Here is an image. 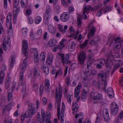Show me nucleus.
Listing matches in <instances>:
<instances>
[{
    "mask_svg": "<svg viewBox=\"0 0 123 123\" xmlns=\"http://www.w3.org/2000/svg\"><path fill=\"white\" fill-rule=\"evenodd\" d=\"M76 44L74 42H72L71 44H69L68 46L69 50L71 52L73 51L76 47Z\"/></svg>",
    "mask_w": 123,
    "mask_h": 123,
    "instance_id": "obj_28",
    "label": "nucleus"
},
{
    "mask_svg": "<svg viewBox=\"0 0 123 123\" xmlns=\"http://www.w3.org/2000/svg\"><path fill=\"white\" fill-rule=\"evenodd\" d=\"M118 118L119 120L123 121V111H122L120 112Z\"/></svg>",
    "mask_w": 123,
    "mask_h": 123,
    "instance_id": "obj_44",
    "label": "nucleus"
},
{
    "mask_svg": "<svg viewBox=\"0 0 123 123\" xmlns=\"http://www.w3.org/2000/svg\"><path fill=\"white\" fill-rule=\"evenodd\" d=\"M4 8L6 9L7 7V0H4Z\"/></svg>",
    "mask_w": 123,
    "mask_h": 123,
    "instance_id": "obj_62",
    "label": "nucleus"
},
{
    "mask_svg": "<svg viewBox=\"0 0 123 123\" xmlns=\"http://www.w3.org/2000/svg\"><path fill=\"white\" fill-rule=\"evenodd\" d=\"M43 85H40V86L39 91L40 94L41 95L43 92Z\"/></svg>",
    "mask_w": 123,
    "mask_h": 123,
    "instance_id": "obj_54",
    "label": "nucleus"
},
{
    "mask_svg": "<svg viewBox=\"0 0 123 123\" xmlns=\"http://www.w3.org/2000/svg\"><path fill=\"white\" fill-rule=\"evenodd\" d=\"M86 58V53L84 51L81 52L78 55V63L80 65L83 64L85 62V60Z\"/></svg>",
    "mask_w": 123,
    "mask_h": 123,
    "instance_id": "obj_4",
    "label": "nucleus"
},
{
    "mask_svg": "<svg viewBox=\"0 0 123 123\" xmlns=\"http://www.w3.org/2000/svg\"><path fill=\"white\" fill-rule=\"evenodd\" d=\"M96 28L94 26H93L92 27L88 35V38H90L93 36L96 31Z\"/></svg>",
    "mask_w": 123,
    "mask_h": 123,
    "instance_id": "obj_19",
    "label": "nucleus"
},
{
    "mask_svg": "<svg viewBox=\"0 0 123 123\" xmlns=\"http://www.w3.org/2000/svg\"><path fill=\"white\" fill-rule=\"evenodd\" d=\"M119 37H118L115 39V47L114 48V49H119L121 46V42Z\"/></svg>",
    "mask_w": 123,
    "mask_h": 123,
    "instance_id": "obj_18",
    "label": "nucleus"
},
{
    "mask_svg": "<svg viewBox=\"0 0 123 123\" xmlns=\"http://www.w3.org/2000/svg\"><path fill=\"white\" fill-rule=\"evenodd\" d=\"M83 113H80L79 114L78 113H76L75 116V117L76 119L79 117L80 118H83Z\"/></svg>",
    "mask_w": 123,
    "mask_h": 123,
    "instance_id": "obj_41",
    "label": "nucleus"
},
{
    "mask_svg": "<svg viewBox=\"0 0 123 123\" xmlns=\"http://www.w3.org/2000/svg\"><path fill=\"white\" fill-rule=\"evenodd\" d=\"M41 116L42 118L41 123H44L45 120V123H51L50 121L51 113L49 112H47L46 115L43 109H41Z\"/></svg>",
    "mask_w": 123,
    "mask_h": 123,
    "instance_id": "obj_2",
    "label": "nucleus"
},
{
    "mask_svg": "<svg viewBox=\"0 0 123 123\" xmlns=\"http://www.w3.org/2000/svg\"><path fill=\"white\" fill-rule=\"evenodd\" d=\"M119 106L115 102H112L111 105V114L113 115H116L119 110Z\"/></svg>",
    "mask_w": 123,
    "mask_h": 123,
    "instance_id": "obj_3",
    "label": "nucleus"
},
{
    "mask_svg": "<svg viewBox=\"0 0 123 123\" xmlns=\"http://www.w3.org/2000/svg\"><path fill=\"white\" fill-rule=\"evenodd\" d=\"M33 111L31 112L29 111H26L25 112V114L24 115H22L21 116V118L22 121H23L25 118H27L28 117H31L32 115H34L35 112Z\"/></svg>",
    "mask_w": 123,
    "mask_h": 123,
    "instance_id": "obj_14",
    "label": "nucleus"
},
{
    "mask_svg": "<svg viewBox=\"0 0 123 123\" xmlns=\"http://www.w3.org/2000/svg\"><path fill=\"white\" fill-rule=\"evenodd\" d=\"M118 61L115 60H111L110 59H109V57L107 59L106 62V68L109 69H111V65L113 64H116L117 62H118Z\"/></svg>",
    "mask_w": 123,
    "mask_h": 123,
    "instance_id": "obj_10",
    "label": "nucleus"
},
{
    "mask_svg": "<svg viewBox=\"0 0 123 123\" xmlns=\"http://www.w3.org/2000/svg\"><path fill=\"white\" fill-rule=\"evenodd\" d=\"M27 59V57L25 59L23 63L21 66L22 69V70H23V71L27 67V64L26 63V61Z\"/></svg>",
    "mask_w": 123,
    "mask_h": 123,
    "instance_id": "obj_32",
    "label": "nucleus"
},
{
    "mask_svg": "<svg viewBox=\"0 0 123 123\" xmlns=\"http://www.w3.org/2000/svg\"><path fill=\"white\" fill-rule=\"evenodd\" d=\"M50 85L49 80L48 79H46L44 81V88L47 92H49L50 90Z\"/></svg>",
    "mask_w": 123,
    "mask_h": 123,
    "instance_id": "obj_17",
    "label": "nucleus"
},
{
    "mask_svg": "<svg viewBox=\"0 0 123 123\" xmlns=\"http://www.w3.org/2000/svg\"><path fill=\"white\" fill-rule=\"evenodd\" d=\"M11 82L8 80H6V81L5 84V87L6 89H8L9 87Z\"/></svg>",
    "mask_w": 123,
    "mask_h": 123,
    "instance_id": "obj_50",
    "label": "nucleus"
},
{
    "mask_svg": "<svg viewBox=\"0 0 123 123\" xmlns=\"http://www.w3.org/2000/svg\"><path fill=\"white\" fill-rule=\"evenodd\" d=\"M118 62H117L116 64H117L119 67H120L123 64V62L121 60H117Z\"/></svg>",
    "mask_w": 123,
    "mask_h": 123,
    "instance_id": "obj_57",
    "label": "nucleus"
},
{
    "mask_svg": "<svg viewBox=\"0 0 123 123\" xmlns=\"http://www.w3.org/2000/svg\"><path fill=\"white\" fill-rule=\"evenodd\" d=\"M16 85H17V91H18V88H19L18 86H19V85L18 83H16L15 84H13V85H12V92H13V91L14 90V89L15 87V86H16Z\"/></svg>",
    "mask_w": 123,
    "mask_h": 123,
    "instance_id": "obj_42",
    "label": "nucleus"
},
{
    "mask_svg": "<svg viewBox=\"0 0 123 123\" xmlns=\"http://www.w3.org/2000/svg\"><path fill=\"white\" fill-rule=\"evenodd\" d=\"M12 94L11 92H8L7 97V99L8 101H10L12 99Z\"/></svg>",
    "mask_w": 123,
    "mask_h": 123,
    "instance_id": "obj_53",
    "label": "nucleus"
},
{
    "mask_svg": "<svg viewBox=\"0 0 123 123\" xmlns=\"http://www.w3.org/2000/svg\"><path fill=\"white\" fill-rule=\"evenodd\" d=\"M89 90L88 87L86 85H84L83 88V92L82 96L86 97L87 94L89 93Z\"/></svg>",
    "mask_w": 123,
    "mask_h": 123,
    "instance_id": "obj_24",
    "label": "nucleus"
},
{
    "mask_svg": "<svg viewBox=\"0 0 123 123\" xmlns=\"http://www.w3.org/2000/svg\"><path fill=\"white\" fill-rule=\"evenodd\" d=\"M74 8L73 7L71 6L69 7L68 8V13H71L74 11Z\"/></svg>",
    "mask_w": 123,
    "mask_h": 123,
    "instance_id": "obj_60",
    "label": "nucleus"
},
{
    "mask_svg": "<svg viewBox=\"0 0 123 123\" xmlns=\"http://www.w3.org/2000/svg\"><path fill=\"white\" fill-rule=\"evenodd\" d=\"M9 42H10V38L8 37H6L3 41V43L5 44H6L8 45L9 44L10 45V44L9 43Z\"/></svg>",
    "mask_w": 123,
    "mask_h": 123,
    "instance_id": "obj_36",
    "label": "nucleus"
},
{
    "mask_svg": "<svg viewBox=\"0 0 123 123\" xmlns=\"http://www.w3.org/2000/svg\"><path fill=\"white\" fill-rule=\"evenodd\" d=\"M1 68V69L2 70L0 72V84H2V82L4 80V77L5 75L4 71L6 69V65L5 64H3L2 67H0V69Z\"/></svg>",
    "mask_w": 123,
    "mask_h": 123,
    "instance_id": "obj_13",
    "label": "nucleus"
},
{
    "mask_svg": "<svg viewBox=\"0 0 123 123\" xmlns=\"http://www.w3.org/2000/svg\"><path fill=\"white\" fill-rule=\"evenodd\" d=\"M91 44V45H97V42L95 41L94 39L91 40L90 42Z\"/></svg>",
    "mask_w": 123,
    "mask_h": 123,
    "instance_id": "obj_64",
    "label": "nucleus"
},
{
    "mask_svg": "<svg viewBox=\"0 0 123 123\" xmlns=\"http://www.w3.org/2000/svg\"><path fill=\"white\" fill-rule=\"evenodd\" d=\"M102 114L103 115L109 114L108 109L106 108H104L103 110Z\"/></svg>",
    "mask_w": 123,
    "mask_h": 123,
    "instance_id": "obj_46",
    "label": "nucleus"
},
{
    "mask_svg": "<svg viewBox=\"0 0 123 123\" xmlns=\"http://www.w3.org/2000/svg\"><path fill=\"white\" fill-rule=\"evenodd\" d=\"M88 41V40H85L84 43L80 45V48L81 49H83L84 47H85L87 44Z\"/></svg>",
    "mask_w": 123,
    "mask_h": 123,
    "instance_id": "obj_40",
    "label": "nucleus"
},
{
    "mask_svg": "<svg viewBox=\"0 0 123 123\" xmlns=\"http://www.w3.org/2000/svg\"><path fill=\"white\" fill-rule=\"evenodd\" d=\"M28 42L26 40L23 41L22 43V50L24 55L26 56L28 55Z\"/></svg>",
    "mask_w": 123,
    "mask_h": 123,
    "instance_id": "obj_6",
    "label": "nucleus"
},
{
    "mask_svg": "<svg viewBox=\"0 0 123 123\" xmlns=\"http://www.w3.org/2000/svg\"><path fill=\"white\" fill-rule=\"evenodd\" d=\"M28 23L29 24H32L33 22V20L32 18L31 17H29L28 18Z\"/></svg>",
    "mask_w": 123,
    "mask_h": 123,
    "instance_id": "obj_61",
    "label": "nucleus"
},
{
    "mask_svg": "<svg viewBox=\"0 0 123 123\" xmlns=\"http://www.w3.org/2000/svg\"><path fill=\"white\" fill-rule=\"evenodd\" d=\"M111 6H107L104 9L103 12L104 13H105L107 12L111 9Z\"/></svg>",
    "mask_w": 123,
    "mask_h": 123,
    "instance_id": "obj_58",
    "label": "nucleus"
},
{
    "mask_svg": "<svg viewBox=\"0 0 123 123\" xmlns=\"http://www.w3.org/2000/svg\"><path fill=\"white\" fill-rule=\"evenodd\" d=\"M70 80V78L69 77H67L66 79V83L68 86L69 85Z\"/></svg>",
    "mask_w": 123,
    "mask_h": 123,
    "instance_id": "obj_63",
    "label": "nucleus"
},
{
    "mask_svg": "<svg viewBox=\"0 0 123 123\" xmlns=\"http://www.w3.org/2000/svg\"><path fill=\"white\" fill-rule=\"evenodd\" d=\"M53 58V55L51 54H49L47 59L46 64L49 65L51 64L52 62Z\"/></svg>",
    "mask_w": 123,
    "mask_h": 123,
    "instance_id": "obj_26",
    "label": "nucleus"
},
{
    "mask_svg": "<svg viewBox=\"0 0 123 123\" xmlns=\"http://www.w3.org/2000/svg\"><path fill=\"white\" fill-rule=\"evenodd\" d=\"M12 13L11 12H9L7 16L6 25L7 27H8L9 31L8 32H12V24L10 22V21L12 18Z\"/></svg>",
    "mask_w": 123,
    "mask_h": 123,
    "instance_id": "obj_5",
    "label": "nucleus"
},
{
    "mask_svg": "<svg viewBox=\"0 0 123 123\" xmlns=\"http://www.w3.org/2000/svg\"><path fill=\"white\" fill-rule=\"evenodd\" d=\"M21 4L22 7L24 8L26 7L28 4L27 0H21Z\"/></svg>",
    "mask_w": 123,
    "mask_h": 123,
    "instance_id": "obj_31",
    "label": "nucleus"
},
{
    "mask_svg": "<svg viewBox=\"0 0 123 123\" xmlns=\"http://www.w3.org/2000/svg\"><path fill=\"white\" fill-rule=\"evenodd\" d=\"M26 84L25 83H24L22 84V89L21 91L23 93H25L26 91Z\"/></svg>",
    "mask_w": 123,
    "mask_h": 123,
    "instance_id": "obj_39",
    "label": "nucleus"
},
{
    "mask_svg": "<svg viewBox=\"0 0 123 123\" xmlns=\"http://www.w3.org/2000/svg\"><path fill=\"white\" fill-rule=\"evenodd\" d=\"M14 8L15 7H14V8L13 9L14 10L13 11V15L14 16L15 15V16L18 15V13L20 12V8L18 7L15 10H14Z\"/></svg>",
    "mask_w": 123,
    "mask_h": 123,
    "instance_id": "obj_37",
    "label": "nucleus"
},
{
    "mask_svg": "<svg viewBox=\"0 0 123 123\" xmlns=\"http://www.w3.org/2000/svg\"><path fill=\"white\" fill-rule=\"evenodd\" d=\"M71 96H72L69 93L67 98V100L69 104H70L72 102Z\"/></svg>",
    "mask_w": 123,
    "mask_h": 123,
    "instance_id": "obj_51",
    "label": "nucleus"
},
{
    "mask_svg": "<svg viewBox=\"0 0 123 123\" xmlns=\"http://www.w3.org/2000/svg\"><path fill=\"white\" fill-rule=\"evenodd\" d=\"M62 95V89L61 88H56L55 90V108H57V117L59 120L60 119V114H64L65 109L64 104L62 103V108L61 112H60L61 101Z\"/></svg>",
    "mask_w": 123,
    "mask_h": 123,
    "instance_id": "obj_1",
    "label": "nucleus"
},
{
    "mask_svg": "<svg viewBox=\"0 0 123 123\" xmlns=\"http://www.w3.org/2000/svg\"><path fill=\"white\" fill-rule=\"evenodd\" d=\"M20 80L21 83H23V80L24 79L23 72H21L20 74Z\"/></svg>",
    "mask_w": 123,
    "mask_h": 123,
    "instance_id": "obj_43",
    "label": "nucleus"
},
{
    "mask_svg": "<svg viewBox=\"0 0 123 123\" xmlns=\"http://www.w3.org/2000/svg\"><path fill=\"white\" fill-rule=\"evenodd\" d=\"M46 55L45 52H42L41 53L40 55V60L42 61H45V58L46 57Z\"/></svg>",
    "mask_w": 123,
    "mask_h": 123,
    "instance_id": "obj_30",
    "label": "nucleus"
},
{
    "mask_svg": "<svg viewBox=\"0 0 123 123\" xmlns=\"http://www.w3.org/2000/svg\"><path fill=\"white\" fill-rule=\"evenodd\" d=\"M107 94L109 97L110 98H111L113 97L114 92H108Z\"/></svg>",
    "mask_w": 123,
    "mask_h": 123,
    "instance_id": "obj_52",
    "label": "nucleus"
},
{
    "mask_svg": "<svg viewBox=\"0 0 123 123\" xmlns=\"http://www.w3.org/2000/svg\"><path fill=\"white\" fill-rule=\"evenodd\" d=\"M90 96L94 100H97L101 99L102 97V95L101 93L97 92H92L90 94Z\"/></svg>",
    "mask_w": 123,
    "mask_h": 123,
    "instance_id": "obj_8",
    "label": "nucleus"
},
{
    "mask_svg": "<svg viewBox=\"0 0 123 123\" xmlns=\"http://www.w3.org/2000/svg\"><path fill=\"white\" fill-rule=\"evenodd\" d=\"M82 85L80 82L79 83L78 85L75 87L74 90V95L75 97H77L80 92V89L82 87Z\"/></svg>",
    "mask_w": 123,
    "mask_h": 123,
    "instance_id": "obj_15",
    "label": "nucleus"
},
{
    "mask_svg": "<svg viewBox=\"0 0 123 123\" xmlns=\"http://www.w3.org/2000/svg\"><path fill=\"white\" fill-rule=\"evenodd\" d=\"M29 108L28 110L27 111H29L31 112L32 111V112L33 111H34V112H35L34 114H35L36 112V111H35V109L34 107H32V104L31 103H30L29 104Z\"/></svg>",
    "mask_w": 123,
    "mask_h": 123,
    "instance_id": "obj_34",
    "label": "nucleus"
},
{
    "mask_svg": "<svg viewBox=\"0 0 123 123\" xmlns=\"http://www.w3.org/2000/svg\"><path fill=\"white\" fill-rule=\"evenodd\" d=\"M110 56H111L112 57H118L119 56V55L118 53L114 52L111 53Z\"/></svg>",
    "mask_w": 123,
    "mask_h": 123,
    "instance_id": "obj_47",
    "label": "nucleus"
},
{
    "mask_svg": "<svg viewBox=\"0 0 123 123\" xmlns=\"http://www.w3.org/2000/svg\"><path fill=\"white\" fill-rule=\"evenodd\" d=\"M55 30L53 27L49 28V32L51 33H54L55 32Z\"/></svg>",
    "mask_w": 123,
    "mask_h": 123,
    "instance_id": "obj_59",
    "label": "nucleus"
},
{
    "mask_svg": "<svg viewBox=\"0 0 123 123\" xmlns=\"http://www.w3.org/2000/svg\"><path fill=\"white\" fill-rule=\"evenodd\" d=\"M104 119V121L107 123L109 122L110 121V117L109 114L103 115Z\"/></svg>",
    "mask_w": 123,
    "mask_h": 123,
    "instance_id": "obj_35",
    "label": "nucleus"
},
{
    "mask_svg": "<svg viewBox=\"0 0 123 123\" xmlns=\"http://www.w3.org/2000/svg\"><path fill=\"white\" fill-rule=\"evenodd\" d=\"M33 50L34 53V62L35 63L38 64L39 63V61L38 59L39 57L38 51L36 49H33Z\"/></svg>",
    "mask_w": 123,
    "mask_h": 123,
    "instance_id": "obj_16",
    "label": "nucleus"
},
{
    "mask_svg": "<svg viewBox=\"0 0 123 123\" xmlns=\"http://www.w3.org/2000/svg\"><path fill=\"white\" fill-rule=\"evenodd\" d=\"M102 83H99V85L98 86V88L100 89H103L104 90H106V88L107 85L106 81H102Z\"/></svg>",
    "mask_w": 123,
    "mask_h": 123,
    "instance_id": "obj_23",
    "label": "nucleus"
},
{
    "mask_svg": "<svg viewBox=\"0 0 123 123\" xmlns=\"http://www.w3.org/2000/svg\"><path fill=\"white\" fill-rule=\"evenodd\" d=\"M57 43V41L55 39L50 40L49 42L48 45L49 47H52L55 46Z\"/></svg>",
    "mask_w": 123,
    "mask_h": 123,
    "instance_id": "obj_29",
    "label": "nucleus"
},
{
    "mask_svg": "<svg viewBox=\"0 0 123 123\" xmlns=\"http://www.w3.org/2000/svg\"><path fill=\"white\" fill-rule=\"evenodd\" d=\"M99 63L102 65H104L105 63V60L104 58H102L98 60Z\"/></svg>",
    "mask_w": 123,
    "mask_h": 123,
    "instance_id": "obj_49",
    "label": "nucleus"
},
{
    "mask_svg": "<svg viewBox=\"0 0 123 123\" xmlns=\"http://www.w3.org/2000/svg\"><path fill=\"white\" fill-rule=\"evenodd\" d=\"M57 26L59 31L63 34L65 33L68 28V26L67 25H65L64 27V29L62 26L61 25L58 24Z\"/></svg>",
    "mask_w": 123,
    "mask_h": 123,
    "instance_id": "obj_21",
    "label": "nucleus"
},
{
    "mask_svg": "<svg viewBox=\"0 0 123 123\" xmlns=\"http://www.w3.org/2000/svg\"><path fill=\"white\" fill-rule=\"evenodd\" d=\"M41 20L42 18L40 16H38L37 17L35 20V23L37 24H38L41 21Z\"/></svg>",
    "mask_w": 123,
    "mask_h": 123,
    "instance_id": "obj_48",
    "label": "nucleus"
},
{
    "mask_svg": "<svg viewBox=\"0 0 123 123\" xmlns=\"http://www.w3.org/2000/svg\"><path fill=\"white\" fill-rule=\"evenodd\" d=\"M62 71L61 70H59L56 72L55 77V78H56L58 75L62 76Z\"/></svg>",
    "mask_w": 123,
    "mask_h": 123,
    "instance_id": "obj_38",
    "label": "nucleus"
},
{
    "mask_svg": "<svg viewBox=\"0 0 123 123\" xmlns=\"http://www.w3.org/2000/svg\"><path fill=\"white\" fill-rule=\"evenodd\" d=\"M98 79L100 80L106 81V74L104 71H102L99 72L98 74Z\"/></svg>",
    "mask_w": 123,
    "mask_h": 123,
    "instance_id": "obj_11",
    "label": "nucleus"
},
{
    "mask_svg": "<svg viewBox=\"0 0 123 123\" xmlns=\"http://www.w3.org/2000/svg\"><path fill=\"white\" fill-rule=\"evenodd\" d=\"M18 1L19 0H14L13 4L14 7L16 8L17 6Z\"/></svg>",
    "mask_w": 123,
    "mask_h": 123,
    "instance_id": "obj_56",
    "label": "nucleus"
},
{
    "mask_svg": "<svg viewBox=\"0 0 123 123\" xmlns=\"http://www.w3.org/2000/svg\"><path fill=\"white\" fill-rule=\"evenodd\" d=\"M92 62H87V67L86 68L90 70V71H91V73L95 75L96 74V73L95 72V73H93V72L94 71L95 72V70L93 69L92 68Z\"/></svg>",
    "mask_w": 123,
    "mask_h": 123,
    "instance_id": "obj_27",
    "label": "nucleus"
},
{
    "mask_svg": "<svg viewBox=\"0 0 123 123\" xmlns=\"http://www.w3.org/2000/svg\"><path fill=\"white\" fill-rule=\"evenodd\" d=\"M69 15L66 13L65 12L62 13L60 17V20L63 22H67L69 20Z\"/></svg>",
    "mask_w": 123,
    "mask_h": 123,
    "instance_id": "obj_12",
    "label": "nucleus"
},
{
    "mask_svg": "<svg viewBox=\"0 0 123 123\" xmlns=\"http://www.w3.org/2000/svg\"><path fill=\"white\" fill-rule=\"evenodd\" d=\"M61 56L62 62L63 64H67L71 63V62L69 61V55L68 54L66 55L65 57H64V55L63 54H60Z\"/></svg>",
    "mask_w": 123,
    "mask_h": 123,
    "instance_id": "obj_9",
    "label": "nucleus"
},
{
    "mask_svg": "<svg viewBox=\"0 0 123 123\" xmlns=\"http://www.w3.org/2000/svg\"><path fill=\"white\" fill-rule=\"evenodd\" d=\"M72 106V110L73 113L77 112L79 111V107L76 102H73Z\"/></svg>",
    "mask_w": 123,
    "mask_h": 123,
    "instance_id": "obj_22",
    "label": "nucleus"
},
{
    "mask_svg": "<svg viewBox=\"0 0 123 123\" xmlns=\"http://www.w3.org/2000/svg\"><path fill=\"white\" fill-rule=\"evenodd\" d=\"M15 62V58L13 57L12 56L11 57V63L9 65L12 68H13L14 66L13 64Z\"/></svg>",
    "mask_w": 123,
    "mask_h": 123,
    "instance_id": "obj_45",
    "label": "nucleus"
},
{
    "mask_svg": "<svg viewBox=\"0 0 123 123\" xmlns=\"http://www.w3.org/2000/svg\"><path fill=\"white\" fill-rule=\"evenodd\" d=\"M91 10H92L91 6L90 5L85 6L84 5L83 6V14L86 13H88Z\"/></svg>",
    "mask_w": 123,
    "mask_h": 123,
    "instance_id": "obj_25",
    "label": "nucleus"
},
{
    "mask_svg": "<svg viewBox=\"0 0 123 123\" xmlns=\"http://www.w3.org/2000/svg\"><path fill=\"white\" fill-rule=\"evenodd\" d=\"M96 28L94 26H93L92 27L88 35V38H90L93 36L96 31Z\"/></svg>",
    "mask_w": 123,
    "mask_h": 123,
    "instance_id": "obj_20",
    "label": "nucleus"
},
{
    "mask_svg": "<svg viewBox=\"0 0 123 123\" xmlns=\"http://www.w3.org/2000/svg\"><path fill=\"white\" fill-rule=\"evenodd\" d=\"M69 29L70 31L71 34L68 37H74L75 33V31L72 26H70L69 28Z\"/></svg>",
    "mask_w": 123,
    "mask_h": 123,
    "instance_id": "obj_33",
    "label": "nucleus"
},
{
    "mask_svg": "<svg viewBox=\"0 0 123 123\" xmlns=\"http://www.w3.org/2000/svg\"><path fill=\"white\" fill-rule=\"evenodd\" d=\"M51 14L50 10L49 9H47L45 13L43 14V20L45 23L47 25L49 24V20L51 17Z\"/></svg>",
    "mask_w": 123,
    "mask_h": 123,
    "instance_id": "obj_7",
    "label": "nucleus"
},
{
    "mask_svg": "<svg viewBox=\"0 0 123 123\" xmlns=\"http://www.w3.org/2000/svg\"><path fill=\"white\" fill-rule=\"evenodd\" d=\"M120 67H119L117 64H115L112 70V71L113 72L112 74Z\"/></svg>",
    "mask_w": 123,
    "mask_h": 123,
    "instance_id": "obj_55",
    "label": "nucleus"
}]
</instances>
